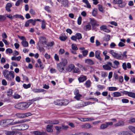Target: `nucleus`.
I'll use <instances>...</instances> for the list:
<instances>
[{"instance_id": "nucleus-1", "label": "nucleus", "mask_w": 135, "mask_h": 135, "mask_svg": "<svg viewBox=\"0 0 135 135\" xmlns=\"http://www.w3.org/2000/svg\"><path fill=\"white\" fill-rule=\"evenodd\" d=\"M14 73L13 71H9L6 70H4L3 71V74L6 80H11L15 77Z\"/></svg>"}, {"instance_id": "nucleus-2", "label": "nucleus", "mask_w": 135, "mask_h": 135, "mask_svg": "<svg viewBox=\"0 0 135 135\" xmlns=\"http://www.w3.org/2000/svg\"><path fill=\"white\" fill-rule=\"evenodd\" d=\"M29 126L27 124H23L18 126H13L11 128L12 130H24L27 129L29 128Z\"/></svg>"}, {"instance_id": "nucleus-3", "label": "nucleus", "mask_w": 135, "mask_h": 135, "mask_svg": "<svg viewBox=\"0 0 135 135\" xmlns=\"http://www.w3.org/2000/svg\"><path fill=\"white\" fill-rule=\"evenodd\" d=\"M82 38V35L81 33H76L75 36H72L71 39L73 40L76 41L77 39L80 40Z\"/></svg>"}, {"instance_id": "nucleus-4", "label": "nucleus", "mask_w": 135, "mask_h": 135, "mask_svg": "<svg viewBox=\"0 0 135 135\" xmlns=\"http://www.w3.org/2000/svg\"><path fill=\"white\" fill-rule=\"evenodd\" d=\"M112 63L111 62H108L106 65H103V67L105 70H109L112 69L111 67H112Z\"/></svg>"}, {"instance_id": "nucleus-5", "label": "nucleus", "mask_w": 135, "mask_h": 135, "mask_svg": "<svg viewBox=\"0 0 135 135\" xmlns=\"http://www.w3.org/2000/svg\"><path fill=\"white\" fill-rule=\"evenodd\" d=\"M45 122L47 124H57L59 123V122L58 120H49L45 121Z\"/></svg>"}, {"instance_id": "nucleus-6", "label": "nucleus", "mask_w": 135, "mask_h": 135, "mask_svg": "<svg viewBox=\"0 0 135 135\" xmlns=\"http://www.w3.org/2000/svg\"><path fill=\"white\" fill-rule=\"evenodd\" d=\"M61 64H57V69L60 72H62L64 70V66H63Z\"/></svg>"}, {"instance_id": "nucleus-7", "label": "nucleus", "mask_w": 135, "mask_h": 135, "mask_svg": "<svg viewBox=\"0 0 135 135\" xmlns=\"http://www.w3.org/2000/svg\"><path fill=\"white\" fill-rule=\"evenodd\" d=\"M82 1L86 4V5L84 6V7L89 9H90L91 8V5L88 0H82Z\"/></svg>"}, {"instance_id": "nucleus-8", "label": "nucleus", "mask_w": 135, "mask_h": 135, "mask_svg": "<svg viewBox=\"0 0 135 135\" xmlns=\"http://www.w3.org/2000/svg\"><path fill=\"white\" fill-rule=\"evenodd\" d=\"M87 79V78L86 76L84 75L81 76L78 79V80L80 83L83 82L86 80Z\"/></svg>"}, {"instance_id": "nucleus-9", "label": "nucleus", "mask_w": 135, "mask_h": 135, "mask_svg": "<svg viewBox=\"0 0 135 135\" xmlns=\"http://www.w3.org/2000/svg\"><path fill=\"white\" fill-rule=\"evenodd\" d=\"M23 110H25L27 109L30 105V104L26 102L22 103Z\"/></svg>"}, {"instance_id": "nucleus-10", "label": "nucleus", "mask_w": 135, "mask_h": 135, "mask_svg": "<svg viewBox=\"0 0 135 135\" xmlns=\"http://www.w3.org/2000/svg\"><path fill=\"white\" fill-rule=\"evenodd\" d=\"M75 68V66L73 64H70L67 67L66 70L69 72H70Z\"/></svg>"}, {"instance_id": "nucleus-11", "label": "nucleus", "mask_w": 135, "mask_h": 135, "mask_svg": "<svg viewBox=\"0 0 135 135\" xmlns=\"http://www.w3.org/2000/svg\"><path fill=\"white\" fill-rule=\"evenodd\" d=\"M31 133L32 134H34L35 135H42L45 134V132H41L38 131L31 132Z\"/></svg>"}, {"instance_id": "nucleus-12", "label": "nucleus", "mask_w": 135, "mask_h": 135, "mask_svg": "<svg viewBox=\"0 0 135 135\" xmlns=\"http://www.w3.org/2000/svg\"><path fill=\"white\" fill-rule=\"evenodd\" d=\"M32 91L34 93H37L44 92L45 90L43 89H33L32 90Z\"/></svg>"}, {"instance_id": "nucleus-13", "label": "nucleus", "mask_w": 135, "mask_h": 135, "mask_svg": "<svg viewBox=\"0 0 135 135\" xmlns=\"http://www.w3.org/2000/svg\"><path fill=\"white\" fill-rule=\"evenodd\" d=\"M113 63L114 65H112V68L115 69H117L118 68V65H119V62L118 61L115 60L113 62Z\"/></svg>"}, {"instance_id": "nucleus-14", "label": "nucleus", "mask_w": 135, "mask_h": 135, "mask_svg": "<svg viewBox=\"0 0 135 135\" xmlns=\"http://www.w3.org/2000/svg\"><path fill=\"white\" fill-rule=\"evenodd\" d=\"M90 23L91 25L93 27H94L95 26L97 25V21L93 18H90Z\"/></svg>"}, {"instance_id": "nucleus-15", "label": "nucleus", "mask_w": 135, "mask_h": 135, "mask_svg": "<svg viewBox=\"0 0 135 135\" xmlns=\"http://www.w3.org/2000/svg\"><path fill=\"white\" fill-rule=\"evenodd\" d=\"M78 119L81 122H86L87 121H90L93 120H94V118H78Z\"/></svg>"}, {"instance_id": "nucleus-16", "label": "nucleus", "mask_w": 135, "mask_h": 135, "mask_svg": "<svg viewBox=\"0 0 135 135\" xmlns=\"http://www.w3.org/2000/svg\"><path fill=\"white\" fill-rule=\"evenodd\" d=\"M53 125H48L47 126L46 130L49 132H52L53 131L52 129Z\"/></svg>"}, {"instance_id": "nucleus-17", "label": "nucleus", "mask_w": 135, "mask_h": 135, "mask_svg": "<svg viewBox=\"0 0 135 135\" xmlns=\"http://www.w3.org/2000/svg\"><path fill=\"white\" fill-rule=\"evenodd\" d=\"M115 58L119 60H122L123 59V57L122 56V54L121 52L120 53H116Z\"/></svg>"}, {"instance_id": "nucleus-18", "label": "nucleus", "mask_w": 135, "mask_h": 135, "mask_svg": "<svg viewBox=\"0 0 135 135\" xmlns=\"http://www.w3.org/2000/svg\"><path fill=\"white\" fill-rule=\"evenodd\" d=\"M100 52L99 51H97L95 52V56L96 58L100 60H102V59L100 56Z\"/></svg>"}, {"instance_id": "nucleus-19", "label": "nucleus", "mask_w": 135, "mask_h": 135, "mask_svg": "<svg viewBox=\"0 0 135 135\" xmlns=\"http://www.w3.org/2000/svg\"><path fill=\"white\" fill-rule=\"evenodd\" d=\"M85 62L89 65H93L94 64L93 61L91 59H86L85 60Z\"/></svg>"}, {"instance_id": "nucleus-20", "label": "nucleus", "mask_w": 135, "mask_h": 135, "mask_svg": "<svg viewBox=\"0 0 135 135\" xmlns=\"http://www.w3.org/2000/svg\"><path fill=\"white\" fill-rule=\"evenodd\" d=\"M12 7V5L11 3H7L6 6V10L8 12L11 11L10 9Z\"/></svg>"}, {"instance_id": "nucleus-21", "label": "nucleus", "mask_w": 135, "mask_h": 135, "mask_svg": "<svg viewBox=\"0 0 135 135\" xmlns=\"http://www.w3.org/2000/svg\"><path fill=\"white\" fill-rule=\"evenodd\" d=\"M81 127L82 128L89 129L91 128V126L90 124L87 123L82 125Z\"/></svg>"}, {"instance_id": "nucleus-22", "label": "nucleus", "mask_w": 135, "mask_h": 135, "mask_svg": "<svg viewBox=\"0 0 135 135\" xmlns=\"http://www.w3.org/2000/svg\"><path fill=\"white\" fill-rule=\"evenodd\" d=\"M91 28V26L89 24L84 26L83 27L84 30L86 31H88L90 30Z\"/></svg>"}, {"instance_id": "nucleus-23", "label": "nucleus", "mask_w": 135, "mask_h": 135, "mask_svg": "<svg viewBox=\"0 0 135 135\" xmlns=\"http://www.w3.org/2000/svg\"><path fill=\"white\" fill-rule=\"evenodd\" d=\"M59 64H61L62 65L65 66L67 64V60L66 59H62L61 61Z\"/></svg>"}, {"instance_id": "nucleus-24", "label": "nucleus", "mask_w": 135, "mask_h": 135, "mask_svg": "<svg viewBox=\"0 0 135 135\" xmlns=\"http://www.w3.org/2000/svg\"><path fill=\"white\" fill-rule=\"evenodd\" d=\"M118 135H130V133L128 131H123L121 132L118 133Z\"/></svg>"}, {"instance_id": "nucleus-25", "label": "nucleus", "mask_w": 135, "mask_h": 135, "mask_svg": "<svg viewBox=\"0 0 135 135\" xmlns=\"http://www.w3.org/2000/svg\"><path fill=\"white\" fill-rule=\"evenodd\" d=\"M15 107V108L23 110L22 103L17 104Z\"/></svg>"}, {"instance_id": "nucleus-26", "label": "nucleus", "mask_w": 135, "mask_h": 135, "mask_svg": "<svg viewBox=\"0 0 135 135\" xmlns=\"http://www.w3.org/2000/svg\"><path fill=\"white\" fill-rule=\"evenodd\" d=\"M91 82L90 80H88L86 82L84 85L86 87L88 88L91 86Z\"/></svg>"}, {"instance_id": "nucleus-27", "label": "nucleus", "mask_w": 135, "mask_h": 135, "mask_svg": "<svg viewBox=\"0 0 135 135\" xmlns=\"http://www.w3.org/2000/svg\"><path fill=\"white\" fill-rule=\"evenodd\" d=\"M124 124V122L122 121H120L118 123H116L114 125V126L115 127L121 126L123 125Z\"/></svg>"}, {"instance_id": "nucleus-28", "label": "nucleus", "mask_w": 135, "mask_h": 135, "mask_svg": "<svg viewBox=\"0 0 135 135\" xmlns=\"http://www.w3.org/2000/svg\"><path fill=\"white\" fill-rule=\"evenodd\" d=\"M98 13V10L96 8H94L92 12V15L93 16L95 17L97 15Z\"/></svg>"}, {"instance_id": "nucleus-29", "label": "nucleus", "mask_w": 135, "mask_h": 135, "mask_svg": "<svg viewBox=\"0 0 135 135\" xmlns=\"http://www.w3.org/2000/svg\"><path fill=\"white\" fill-rule=\"evenodd\" d=\"M25 122L26 120H21L13 122L11 124L12 125H14L16 124L23 123Z\"/></svg>"}, {"instance_id": "nucleus-30", "label": "nucleus", "mask_w": 135, "mask_h": 135, "mask_svg": "<svg viewBox=\"0 0 135 135\" xmlns=\"http://www.w3.org/2000/svg\"><path fill=\"white\" fill-rule=\"evenodd\" d=\"M21 44L24 47H27L28 46V43L26 41V40L22 41Z\"/></svg>"}, {"instance_id": "nucleus-31", "label": "nucleus", "mask_w": 135, "mask_h": 135, "mask_svg": "<svg viewBox=\"0 0 135 135\" xmlns=\"http://www.w3.org/2000/svg\"><path fill=\"white\" fill-rule=\"evenodd\" d=\"M118 89V88L115 87H108V90L110 91H115L117 90Z\"/></svg>"}, {"instance_id": "nucleus-32", "label": "nucleus", "mask_w": 135, "mask_h": 135, "mask_svg": "<svg viewBox=\"0 0 135 135\" xmlns=\"http://www.w3.org/2000/svg\"><path fill=\"white\" fill-rule=\"evenodd\" d=\"M54 104L56 105H62V100H57L54 102Z\"/></svg>"}, {"instance_id": "nucleus-33", "label": "nucleus", "mask_w": 135, "mask_h": 135, "mask_svg": "<svg viewBox=\"0 0 135 135\" xmlns=\"http://www.w3.org/2000/svg\"><path fill=\"white\" fill-rule=\"evenodd\" d=\"M40 99V97H38L34 99H33L31 100H29V102H28V103H29V104H30L31 105L33 103V102L38 100Z\"/></svg>"}, {"instance_id": "nucleus-34", "label": "nucleus", "mask_w": 135, "mask_h": 135, "mask_svg": "<svg viewBox=\"0 0 135 135\" xmlns=\"http://www.w3.org/2000/svg\"><path fill=\"white\" fill-rule=\"evenodd\" d=\"M127 95L132 98H135V93H134L128 91Z\"/></svg>"}, {"instance_id": "nucleus-35", "label": "nucleus", "mask_w": 135, "mask_h": 135, "mask_svg": "<svg viewBox=\"0 0 135 135\" xmlns=\"http://www.w3.org/2000/svg\"><path fill=\"white\" fill-rule=\"evenodd\" d=\"M21 58V57L20 56L16 57L15 56H13L12 57L11 60H17V61H19Z\"/></svg>"}, {"instance_id": "nucleus-36", "label": "nucleus", "mask_w": 135, "mask_h": 135, "mask_svg": "<svg viewBox=\"0 0 135 135\" xmlns=\"http://www.w3.org/2000/svg\"><path fill=\"white\" fill-rule=\"evenodd\" d=\"M113 97H117L122 96V95L120 93L118 92H114L113 93Z\"/></svg>"}, {"instance_id": "nucleus-37", "label": "nucleus", "mask_w": 135, "mask_h": 135, "mask_svg": "<svg viewBox=\"0 0 135 135\" xmlns=\"http://www.w3.org/2000/svg\"><path fill=\"white\" fill-rule=\"evenodd\" d=\"M7 125L6 120H3L0 122V125L2 126H5Z\"/></svg>"}, {"instance_id": "nucleus-38", "label": "nucleus", "mask_w": 135, "mask_h": 135, "mask_svg": "<svg viewBox=\"0 0 135 135\" xmlns=\"http://www.w3.org/2000/svg\"><path fill=\"white\" fill-rule=\"evenodd\" d=\"M62 105H67L69 103V101L67 99L62 100Z\"/></svg>"}, {"instance_id": "nucleus-39", "label": "nucleus", "mask_w": 135, "mask_h": 135, "mask_svg": "<svg viewBox=\"0 0 135 135\" xmlns=\"http://www.w3.org/2000/svg\"><path fill=\"white\" fill-rule=\"evenodd\" d=\"M13 17L16 18H20L22 20H23L24 19L23 17L22 16L18 14L14 15Z\"/></svg>"}, {"instance_id": "nucleus-40", "label": "nucleus", "mask_w": 135, "mask_h": 135, "mask_svg": "<svg viewBox=\"0 0 135 135\" xmlns=\"http://www.w3.org/2000/svg\"><path fill=\"white\" fill-rule=\"evenodd\" d=\"M68 1L67 0H64L63 2H61L62 4L63 5L64 7H67L68 6Z\"/></svg>"}, {"instance_id": "nucleus-41", "label": "nucleus", "mask_w": 135, "mask_h": 135, "mask_svg": "<svg viewBox=\"0 0 135 135\" xmlns=\"http://www.w3.org/2000/svg\"><path fill=\"white\" fill-rule=\"evenodd\" d=\"M46 24L45 21L44 20H43L42 21L41 26V27L42 29H44L45 28Z\"/></svg>"}, {"instance_id": "nucleus-42", "label": "nucleus", "mask_w": 135, "mask_h": 135, "mask_svg": "<svg viewBox=\"0 0 135 135\" xmlns=\"http://www.w3.org/2000/svg\"><path fill=\"white\" fill-rule=\"evenodd\" d=\"M6 19V17L4 15H0V22H2L5 21Z\"/></svg>"}, {"instance_id": "nucleus-43", "label": "nucleus", "mask_w": 135, "mask_h": 135, "mask_svg": "<svg viewBox=\"0 0 135 135\" xmlns=\"http://www.w3.org/2000/svg\"><path fill=\"white\" fill-rule=\"evenodd\" d=\"M16 116L18 118H22L24 117V113H17L16 114Z\"/></svg>"}, {"instance_id": "nucleus-44", "label": "nucleus", "mask_w": 135, "mask_h": 135, "mask_svg": "<svg viewBox=\"0 0 135 135\" xmlns=\"http://www.w3.org/2000/svg\"><path fill=\"white\" fill-rule=\"evenodd\" d=\"M84 107L83 102H82L77 104L76 107L77 108H80Z\"/></svg>"}, {"instance_id": "nucleus-45", "label": "nucleus", "mask_w": 135, "mask_h": 135, "mask_svg": "<svg viewBox=\"0 0 135 135\" xmlns=\"http://www.w3.org/2000/svg\"><path fill=\"white\" fill-rule=\"evenodd\" d=\"M84 107L88 105H91L93 104H94V103H92L90 102H83Z\"/></svg>"}, {"instance_id": "nucleus-46", "label": "nucleus", "mask_w": 135, "mask_h": 135, "mask_svg": "<svg viewBox=\"0 0 135 135\" xmlns=\"http://www.w3.org/2000/svg\"><path fill=\"white\" fill-rule=\"evenodd\" d=\"M6 135H13L15 133L14 131H7L5 132Z\"/></svg>"}, {"instance_id": "nucleus-47", "label": "nucleus", "mask_w": 135, "mask_h": 135, "mask_svg": "<svg viewBox=\"0 0 135 135\" xmlns=\"http://www.w3.org/2000/svg\"><path fill=\"white\" fill-rule=\"evenodd\" d=\"M31 86V84H24L23 85V87L25 89H27L30 88Z\"/></svg>"}, {"instance_id": "nucleus-48", "label": "nucleus", "mask_w": 135, "mask_h": 135, "mask_svg": "<svg viewBox=\"0 0 135 135\" xmlns=\"http://www.w3.org/2000/svg\"><path fill=\"white\" fill-rule=\"evenodd\" d=\"M13 94L12 90L11 89H10L7 91V95L10 97Z\"/></svg>"}, {"instance_id": "nucleus-49", "label": "nucleus", "mask_w": 135, "mask_h": 135, "mask_svg": "<svg viewBox=\"0 0 135 135\" xmlns=\"http://www.w3.org/2000/svg\"><path fill=\"white\" fill-rule=\"evenodd\" d=\"M71 48L72 49L74 50H77L78 48L76 44H73L71 45Z\"/></svg>"}, {"instance_id": "nucleus-50", "label": "nucleus", "mask_w": 135, "mask_h": 135, "mask_svg": "<svg viewBox=\"0 0 135 135\" xmlns=\"http://www.w3.org/2000/svg\"><path fill=\"white\" fill-rule=\"evenodd\" d=\"M109 53L111 54L114 57L117 53L115 52L114 51V50H111L109 51Z\"/></svg>"}, {"instance_id": "nucleus-51", "label": "nucleus", "mask_w": 135, "mask_h": 135, "mask_svg": "<svg viewBox=\"0 0 135 135\" xmlns=\"http://www.w3.org/2000/svg\"><path fill=\"white\" fill-rule=\"evenodd\" d=\"M109 53L111 54L114 57L117 53L115 52L114 51V50H111L109 51Z\"/></svg>"}, {"instance_id": "nucleus-52", "label": "nucleus", "mask_w": 135, "mask_h": 135, "mask_svg": "<svg viewBox=\"0 0 135 135\" xmlns=\"http://www.w3.org/2000/svg\"><path fill=\"white\" fill-rule=\"evenodd\" d=\"M12 50L11 49L8 48L6 50V54H10L12 53Z\"/></svg>"}, {"instance_id": "nucleus-53", "label": "nucleus", "mask_w": 135, "mask_h": 135, "mask_svg": "<svg viewBox=\"0 0 135 135\" xmlns=\"http://www.w3.org/2000/svg\"><path fill=\"white\" fill-rule=\"evenodd\" d=\"M113 3L119 4L122 3V0H114L113 1Z\"/></svg>"}, {"instance_id": "nucleus-54", "label": "nucleus", "mask_w": 135, "mask_h": 135, "mask_svg": "<svg viewBox=\"0 0 135 135\" xmlns=\"http://www.w3.org/2000/svg\"><path fill=\"white\" fill-rule=\"evenodd\" d=\"M67 38V37L66 36H61L59 37L60 40L62 41H65Z\"/></svg>"}, {"instance_id": "nucleus-55", "label": "nucleus", "mask_w": 135, "mask_h": 135, "mask_svg": "<svg viewBox=\"0 0 135 135\" xmlns=\"http://www.w3.org/2000/svg\"><path fill=\"white\" fill-rule=\"evenodd\" d=\"M49 13H50L51 11L50 10V7L48 6H46L44 8Z\"/></svg>"}, {"instance_id": "nucleus-56", "label": "nucleus", "mask_w": 135, "mask_h": 135, "mask_svg": "<svg viewBox=\"0 0 135 135\" xmlns=\"http://www.w3.org/2000/svg\"><path fill=\"white\" fill-rule=\"evenodd\" d=\"M98 9L99 10L102 12H104V11L103 9V7L100 4H99L98 5Z\"/></svg>"}, {"instance_id": "nucleus-57", "label": "nucleus", "mask_w": 135, "mask_h": 135, "mask_svg": "<svg viewBox=\"0 0 135 135\" xmlns=\"http://www.w3.org/2000/svg\"><path fill=\"white\" fill-rule=\"evenodd\" d=\"M55 128L57 130V132L59 133L61 131L62 128L61 127L56 126L55 127Z\"/></svg>"}, {"instance_id": "nucleus-58", "label": "nucleus", "mask_w": 135, "mask_h": 135, "mask_svg": "<svg viewBox=\"0 0 135 135\" xmlns=\"http://www.w3.org/2000/svg\"><path fill=\"white\" fill-rule=\"evenodd\" d=\"M13 98L15 99H18L21 97L20 95L17 94H15L13 95Z\"/></svg>"}, {"instance_id": "nucleus-59", "label": "nucleus", "mask_w": 135, "mask_h": 135, "mask_svg": "<svg viewBox=\"0 0 135 135\" xmlns=\"http://www.w3.org/2000/svg\"><path fill=\"white\" fill-rule=\"evenodd\" d=\"M75 96L74 97V98L76 100H79L80 99V98L81 97L82 95L81 94H78L75 95Z\"/></svg>"}, {"instance_id": "nucleus-60", "label": "nucleus", "mask_w": 135, "mask_h": 135, "mask_svg": "<svg viewBox=\"0 0 135 135\" xmlns=\"http://www.w3.org/2000/svg\"><path fill=\"white\" fill-rule=\"evenodd\" d=\"M128 128L130 130L135 133V127L132 126H129Z\"/></svg>"}, {"instance_id": "nucleus-61", "label": "nucleus", "mask_w": 135, "mask_h": 135, "mask_svg": "<svg viewBox=\"0 0 135 135\" xmlns=\"http://www.w3.org/2000/svg\"><path fill=\"white\" fill-rule=\"evenodd\" d=\"M81 21L82 18L81 16H80L79 17L77 20L78 24V25H80L81 24Z\"/></svg>"}, {"instance_id": "nucleus-62", "label": "nucleus", "mask_w": 135, "mask_h": 135, "mask_svg": "<svg viewBox=\"0 0 135 135\" xmlns=\"http://www.w3.org/2000/svg\"><path fill=\"white\" fill-rule=\"evenodd\" d=\"M107 125L106 124H102L101 125L100 127V128L101 129H104L106 128H107Z\"/></svg>"}, {"instance_id": "nucleus-63", "label": "nucleus", "mask_w": 135, "mask_h": 135, "mask_svg": "<svg viewBox=\"0 0 135 135\" xmlns=\"http://www.w3.org/2000/svg\"><path fill=\"white\" fill-rule=\"evenodd\" d=\"M23 2V0H18L16 2L15 5L16 6H18L20 3H22Z\"/></svg>"}, {"instance_id": "nucleus-64", "label": "nucleus", "mask_w": 135, "mask_h": 135, "mask_svg": "<svg viewBox=\"0 0 135 135\" xmlns=\"http://www.w3.org/2000/svg\"><path fill=\"white\" fill-rule=\"evenodd\" d=\"M30 23H31L32 25L33 26H34L35 25L36 21L35 19L34 20L33 19H30L29 20Z\"/></svg>"}]
</instances>
